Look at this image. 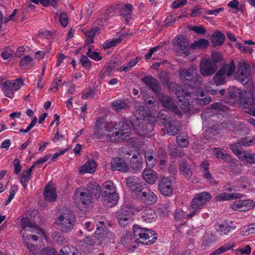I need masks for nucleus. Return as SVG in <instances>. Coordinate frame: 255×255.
I'll return each instance as SVG.
<instances>
[{"mask_svg": "<svg viewBox=\"0 0 255 255\" xmlns=\"http://www.w3.org/2000/svg\"><path fill=\"white\" fill-rule=\"evenodd\" d=\"M136 116L131 117V120L123 118L116 124L115 131L106 135L109 140L112 142L124 140L131 133V128L134 130V123Z\"/></svg>", "mask_w": 255, "mask_h": 255, "instance_id": "nucleus-1", "label": "nucleus"}, {"mask_svg": "<svg viewBox=\"0 0 255 255\" xmlns=\"http://www.w3.org/2000/svg\"><path fill=\"white\" fill-rule=\"evenodd\" d=\"M133 238L135 243L152 245L157 239V235L153 230L142 228L137 225H133Z\"/></svg>", "mask_w": 255, "mask_h": 255, "instance_id": "nucleus-2", "label": "nucleus"}, {"mask_svg": "<svg viewBox=\"0 0 255 255\" xmlns=\"http://www.w3.org/2000/svg\"><path fill=\"white\" fill-rule=\"evenodd\" d=\"M236 65L233 60L230 64L224 63L216 72L213 77V80L216 86L224 85L227 79H230L235 72Z\"/></svg>", "mask_w": 255, "mask_h": 255, "instance_id": "nucleus-3", "label": "nucleus"}, {"mask_svg": "<svg viewBox=\"0 0 255 255\" xmlns=\"http://www.w3.org/2000/svg\"><path fill=\"white\" fill-rule=\"evenodd\" d=\"M179 78L181 81L185 85L194 88L200 83L197 69L193 66L188 68H180L179 70Z\"/></svg>", "mask_w": 255, "mask_h": 255, "instance_id": "nucleus-4", "label": "nucleus"}, {"mask_svg": "<svg viewBox=\"0 0 255 255\" xmlns=\"http://www.w3.org/2000/svg\"><path fill=\"white\" fill-rule=\"evenodd\" d=\"M75 218L74 212L71 209L68 208L63 209L57 220L60 230L64 232H70L73 228Z\"/></svg>", "mask_w": 255, "mask_h": 255, "instance_id": "nucleus-5", "label": "nucleus"}, {"mask_svg": "<svg viewBox=\"0 0 255 255\" xmlns=\"http://www.w3.org/2000/svg\"><path fill=\"white\" fill-rule=\"evenodd\" d=\"M134 130L140 136H145L151 133L154 130V124L149 121H145L144 119L136 116L134 121Z\"/></svg>", "mask_w": 255, "mask_h": 255, "instance_id": "nucleus-6", "label": "nucleus"}, {"mask_svg": "<svg viewBox=\"0 0 255 255\" xmlns=\"http://www.w3.org/2000/svg\"><path fill=\"white\" fill-rule=\"evenodd\" d=\"M251 67L246 62H239L238 65V70L235 74V79L243 85L247 84L250 76Z\"/></svg>", "mask_w": 255, "mask_h": 255, "instance_id": "nucleus-7", "label": "nucleus"}, {"mask_svg": "<svg viewBox=\"0 0 255 255\" xmlns=\"http://www.w3.org/2000/svg\"><path fill=\"white\" fill-rule=\"evenodd\" d=\"M243 93L241 90L236 88L233 86H231L228 89V97L234 101H238L243 103L244 108L251 109L253 107V104L251 101L248 103V100L245 98L243 99Z\"/></svg>", "mask_w": 255, "mask_h": 255, "instance_id": "nucleus-8", "label": "nucleus"}, {"mask_svg": "<svg viewBox=\"0 0 255 255\" xmlns=\"http://www.w3.org/2000/svg\"><path fill=\"white\" fill-rule=\"evenodd\" d=\"M24 85L22 79L19 78L16 80H7L2 84V91L5 96L12 98L13 91L18 90Z\"/></svg>", "mask_w": 255, "mask_h": 255, "instance_id": "nucleus-9", "label": "nucleus"}, {"mask_svg": "<svg viewBox=\"0 0 255 255\" xmlns=\"http://www.w3.org/2000/svg\"><path fill=\"white\" fill-rule=\"evenodd\" d=\"M75 196L79 199L80 204L83 205L81 210L84 212H88L92 208V197L88 192L84 190L82 191L81 188H78L75 192Z\"/></svg>", "mask_w": 255, "mask_h": 255, "instance_id": "nucleus-10", "label": "nucleus"}, {"mask_svg": "<svg viewBox=\"0 0 255 255\" xmlns=\"http://www.w3.org/2000/svg\"><path fill=\"white\" fill-rule=\"evenodd\" d=\"M211 199V195L208 192H202L197 193L192 200L191 208L200 211Z\"/></svg>", "mask_w": 255, "mask_h": 255, "instance_id": "nucleus-11", "label": "nucleus"}, {"mask_svg": "<svg viewBox=\"0 0 255 255\" xmlns=\"http://www.w3.org/2000/svg\"><path fill=\"white\" fill-rule=\"evenodd\" d=\"M218 65H215L209 60H202L200 63V73L203 77L212 76L218 70Z\"/></svg>", "mask_w": 255, "mask_h": 255, "instance_id": "nucleus-12", "label": "nucleus"}, {"mask_svg": "<svg viewBox=\"0 0 255 255\" xmlns=\"http://www.w3.org/2000/svg\"><path fill=\"white\" fill-rule=\"evenodd\" d=\"M138 196L141 202L146 205H153L156 203L157 200L156 195L146 187Z\"/></svg>", "mask_w": 255, "mask_h": 255, "instance_id": "nucleus-13", "label": "nucleus"}, {"mask_svg": "<svg viewBox=\"0 0 255 255\" xmlns=\"http://www.w3.org/2000/svg\"><path fill=\"white\" fill-rule=\"evenodd\" d=\"M172 181L170 177H163L159 182L158 189L163 196H171L173 194Z\"/></svg>", "mask_w": 255, "mask_h": 255, "instance_id": "nucleus-14", "label": "nucleus"}, {"mask_svg": "<svg viewBox=\"0 0 255 255\" xmlns=\"http://www.w3.org/2000/svg\"><path fill=\"white\" fill-rule=\"evenodd\" d=\"M158 98L163 107L171 110L178 115H181L180 110L171 97L163 94H160Z\"/></svg>", "mask_w": 255, "mask_h": 255, "instance_id": "nucleus-15", "label": "nucleus"}, {"mask_svg": "<svg viewBox=\"0 0 255 255\" xmlns=\"http://www.w3.org/2000/svg\"><path fill=\"white\" fill-rule=\"evenodd\" d=\"M131 216L132 212L130 208L127 207L121 208L116 213L118 223L122 227H125L128 224Z\"/></svg>", "mask_w": 255, "mask_h": 255, "instance_id": "nucleus-16", "label": "nucleus"}, {"mask_svg": "<svg viewBox=\"0 0 255 255\" xmlns=\"http://www.w3.org/2000/svg\"><path fill=\"white\" fill-rule=\"evenodd\" d=\"M101 198L105 206L112 207L117 204L119 194L116 192H108V191H103L101 192Z\"/></svg>", "mask_w": 255, "mask_h": 255, "instance_id": "nucleus-17", "label": "nucleus"}, {"mask_svg": "<svg viewBox=\"0 0 255 255\" xmlns=\"http://www.w3.org/2000/svg\"><path fill=\"white\" fill-rule=\"evenodd\" d=\"M230 207L235 211H247L255 206V202L251 199L240 200L230 204Z\"/></svg>", "mask_w": 255, "mask_h": 255, "instance_id": "nucleus-18", "label": "nucleus"}, {"mask_svg": "<svg viewBox=\"0 0 255 255\" xmlns=\"http://www.w3.org/2000/svg\"><path fill=\"white\" fill-rule=\"evenodd\" d=\"M41 255H57L56 250L52 248H44L41 251ZM60 255H81L78 250L72 251L69 246H64L60 251Z\"/></svg>", "mask_w": 255, "mask_h": 255, "instance_id": "nucleus-19", "label": "nucleus"}, {"mask_svg": "<svg viewBox=\"0 0 255 255\" xmlns=\"http://www.w3.org/2000/svg\"><path fill=\"white\" fill-rule=\"evenodd\" d=\"M208 122V127L209 129L212 132L213 131L218 133L219 131L222 130L224 126V122L219 121V117L217 114H214L208 116V119L207 120Z\"/></svg>", "mask_w": 255, "mask_h": 255, "instance_id": "nucleus-20", "label": "nucleus"}, {"mask_svg": "<svg viewBox=\"0 0 255 255\" xmlns=\"http://www.w3.org/2000/svg\"><path fill=\"white\" fill-rule=\"evenodd\" d=\"M127 186L129 190L136 194L139 195V193L145 187V184L139 182L138 180L133 176H130L126 178Z\"/></svg>", "mask_w": 255, "mask_h": 255, "instance_id": "nucleus-21", "label": "nucleus"}, {"mask_svg": "<svg viewBox=\"0 0 255 255\" xmlns=\"http://www.w3.org/2000/svg\"><path fill=\"white\" fill-rule=\"evenodd\" d=\"M179 170L185 179L189 180L193 175V169L191 165L184 159L179 161Z\"/></svg>", "mask_w": 255, "mask_h": 255, "instance_id": "nucleus-22", "label": "nucleus"}, {"mask_svg": "<svg viewBox=\"0 0 255 255\" xmlns=\"http://www.w3.org/2000/svg\"><path fill=\"white\" fill-rule=\"evenodd\" d=\"M111 164L112 171L126 172L128 169V165L125 159L121 157H116L112 158Z\"/></svg>", "mask_w": 255, "mask_h": 255, "instance_id": "nucleus-23", "label": "nucleus"}, {"mask_svg": "<svg viewBox=\"0 0 255 255\" xmlns=\"http://www.w3.org/2000/svg\"><path fill=\"white\" fill-rule=\"evenodd\" d=\"M214 155L218 159L224 160L225 162L234 165L236 163V159L226 152V151L221 148H214L213 149Z\"/></svg>", "mask_w": 255, "mask_h": 255, "instance_id": "nucleus-24", "label": "nucleus"}, {"mask_svg": "<svg viewBox=\"0 0 255 255\" xmlns=\"http://www.w3.org/2000/svg\"><path fill=\"white\" fill-rule=\"evenodd\" d=\"M172 86L175 88L174 93L178 100L180 102L185 101V103L187 101L189 103V98L191 97L190 93L185 91L179 84L172 83Z\"/></svg>", "mask_w": 255, "mask_h": 255, "instance_id": "nucleus-25", "label": "nucleus"}, {"mask_svg": "<svg viewBox=\"0 0 255 255\" xmlns=\"http://www.w3.org/2000/svg\"><path fill=\"white\" fill-rule=\"evenodd\" d=\"M111 106L114 110L120 113L123 111H128L130 108L129 102L126 99H119L113 101Z\"/></svg>", "mask_w": 255, "mask_h": 255, "instance_id": "nucleus-26", "label": "nucleus"}, {"mask_svg": "<svg viewBox=\"0 0 255 255\" xmlns=\"http://www.w3.org/2000/svg\"><path fill=\"white\" fill-rule=\"evenodd\" d=\"M189 39L184 35L179 36L177 39L176 46L186 56L190 54Z\"/></svg>", "mask_w": 255, "mask_h": 255, "instance_id": "nucleus-27", "label": "nucleus"}, {"mask_svg": "<svg viewBox=\"0 0 255 255\" xmlns=\"http://www.w3.org/2000/svg\"><path fill=\"white\" fill-rule=\"evenodd\" d=\"M86 192H88L91 196L92 197L94 196L96 199H99L101 195L100 187L99 184L95 182H89L86 189L83 188Z\"/></svg>", "mask_w": 255, "mask_h": 255, "instance_id": "nucleus-28", "label": "nucleus"}, {"mask_svg": "<svg viewBox=\"0 0 255 255\" xmlns=\"http://www.w3.org/2000/svg\"><path fill=\"white\" fill-rule=\"evenodd\" d=\"M142 81L146 85L148 86L155 94H159L160 92V84L153 77H145L142 79Z\"/></svg>", "mask_w": 255, "mask_h": 255, "instance_id": "nucleus-29", "label": "nucleus"}, {"mask_svg": "<svg viewBox=\"0 0 255 255\" xmlns=\"http://www.w3.org/2000/svg\"><path fill=\"white\" fill-rule=\"evenodd\" d=\"M142 175L144 180L151 185L155 183L157 179V173L151 168L144 169Z\"/></svg>", "mask_w": 255, "mask_h": 255, "instance_id": "nucleus-30", "label": "nucleus"}, {"mask_svg": "<svg viewBox=\"0 0 255 255\" xmlns=\"http://www.w3.org/2000/svg\"><path fill=\"white\" fill-rule=\"evenodd\" d=\"M169 155L173 158L182 157L185 155L182 149H179L174 143H170L167 146Z\"/></svg>", "mask_w": 255, "mask_h": 255, "instance_id": "nucleus-31", "label": "nucleus"}, {"mask_svg": "<svg viewBox=\"0 0 255 255\" xmlns=\"http://www.w3.org/2000/svg\"><path fill=\"white\" fill-rule=\"evenodd\" d=\"M97 167L96 162L94 160H89L80 169V173L82 174L85 173H92L96 171Z\"/></svg>", "mask_w": 255, "mask_h": 255, "instance_id": "nucleus-32", "label": "nucleus"}, {"mask_svg": "<svg viewBox=\"0 0 255 255\" xmlns=\"http://www.w3.org/2000/svg\"><path fill=\"white\" fill-rule=\"evenodd\" d=\"M141 218L143 221L146 223H151L155 221L156 215L153 209L147 208L142 211Z\"/></svg>", "mask_w": 255, "mask_h": 255, "instance_id": "nucleus-33", "label": "nucleus"}, {"mask_svg": "<svg viewBox=\"0 0 255 255\" xmlns=\"http://www.w3.org/2000/svg\"><path fill=\"white\" fill-rule=\"evenodd\" d=\"M243 197V195L239 193H233L229 194L227 192H222L217 195L215 199L217 201H227L232 199H240Z\"/></svg>", "mask_w": 255, "mask_h": 255, "instance_id": "nucleus-34", "label": "nucleus"}, {"mask_svg": "<svg viewBox=\"0 0 255 255\" xmlns=\"http://www.w3.org/2000/svg\"><path fill=\"white\" fill-rule=\"evenodd\" d=\"M131 33L128 34L127 32H124L121 34L119 37L117 38H114L111 41L107 40L106 41L103 45V48L104 49H109L112 47H114L116 46L118 44L121 43V42L123 40V39L127 36V35H131Z\"/></svg>", "mask_w": 255, "mask_h": 255, "instance_id": "nucleus-35", "label": "nucleus"}, {"mask_svg": "<svg viewBox=\"0 0 255 255\" xmlns=\"http://www.w3.org/2000/svg\"><path fill=\"white\" fill-rule=\"evenodd\" d=\"M119 65V64L118 61H116L113 59H111L109 62L108 65L105 66L103 68L101 72L102 73V74H101V78H103L105 75L110 76L111 72Z\"/></svg>", "mask_w": 255, "mask_h": 255, "instance_id": "nucleus-36", "label": "nucleus"}, {"mask_svg": "<svg viewBox=\"0 0 255 255\" xmlns=\"http://www.w3.org/2000/svg\"><path fill=\"white\" fill-rule=\"evenodd\" d=\"M102 124L100 120L98 119L96 121L94 134L99 139L102 138L107 133Z\"/></svg>", "mask_w": 255, "mask_h": 255, "instance_id": "nucleus-37", "label": "nucleus"}, {"mask_svg": "<svg viewBox=\"0 0 255 255\" xmlns=\"http://www.w3.org/2000/svg\"><path fill=\"white\" fill-rule=\"evenodd\" d=\"M143 165L142 159L139 158L137 160H130L129 163L128 169H130L133 173H138L141 171Z\"/></svg>", "mask_w": 255, "mask_h": 255, "instance_id": "nucleus-38", "label": "nucleus"}, {"mask_svg": "<svg viewBox=\"0 0 255 255\" xmlns=\"http://www.w3.org/2000/svg\"><path fill=\"white\" fill-rule=\"evenodd\" d=\"M212 42L214 46L222 45L225 41V36L220 31L217 30L211 36Z\"/></svg>", "mask_w": 255, "mask_h": 255, "instance_id": "nucleus-39", "label": "nucleus"}, {"mask_svg": "<svg viewBox=\"0 0 255 255\" xmlns=\"http://www.w3.org/2000/svg\"><path fill=\"white\" fill-rule=\"evenodd\" d=\"M176 141L180 147H186L189 144L188 136L185 133H181L176 137Z\"/></svg>", "mask_w": 255, "mask_h": 255, "instance_id": "nucleus-40", "label": "nucleus"}, {"mask_svg": "<svg viewBox=\"0 0 255 255\" xmlns=\"http://www.w3.org/2000/svg\"><path fill=\"white\" fill-rule=\"evenodd\" d=\"M209 45V42L208 40L201 38L198 40L195 41L191 45V48L192 49H205Z\"/></svg>", "mask_w": 255, "mask_h": 255, "instance_id": "nucleus-41", "label": "nucleus"}, {"mask_svg": "<svg viewBox=\"0 0 255 255\" xmlns=\"http://www.w3.org/2000/svg\"><path fill=\"white\" fill-rule=\"evenodd\" d=\"M94 238L99 243L105 241L107 238V229L105 228L102 229V231L99 227H98L94 234Z\"/></svg>", "mask_w": 255, "mask_h": 255, "instance_id": "nucleus-42", "label": "nucleus"}, {"mask_svg": "<svg viewBox=\"0 0 255 255\" xmlns=\"http://www.w3.org/2000/svg\"><path fill=\"white\" fill-rule=\"evenodd\" d=\"M45 199L47 201L53 202L57 197L55 190L54 188L49 189L47 187L45 188L44 191Z\"/></svg>", "mask_w": 255, "mask_h": 255, "instance_id": "nucleus-43", "label": "nucleus"}, {"mask_svg": "<svg viewBox=\"0 0 255 255\" xmlns=\"http://www.w3.org/2000/svg\"><path fill=\"white\" fill-rule=\"evenodd\" d=\"M223 59V56L221 53L215 51L212 53L211 58L207 59L210 60L211 62L214 65H218V63L220 64V63L222 62Z\"/></svg>", "mask_w": 255, "mask_h": 255, "instance_id": "nucleus-44", "label": "nucleus"}, {"mask_svg": "<svg viewBox=\"0 0 255 255\" xmlns=\"http://www.w3.org/2000/svg\"><path fill=\"white\" fill-rule=\"evenodd\" d=\"M165 128L167 133L170 135H175L179 132V126L174 121H171Z\"/></svg>", "mask_w": 255, "mask_h": 255, "instance_id": "nucleus-45", "label": "nucleus"}, {"mask_svg": "<svg viewBox=\"0 0 255 255\" xmlns=\"http://www.w3.org/2000/svg\"><path fill=\"white\" fill-rule=\"evenodd\" d=\"M239 158L245 160L247 162L254 164L255 163V153L247 151H243V155L239 156Z\"/></svg>", "mask_w": 255, "mask_h": 255, "instance_id": "nucleus-46", "label": "nucleus"}, {"mask_svg": "<svg viewBox=\"0 0 255 255\" xmlns=\"http://www.w3.org/2000/svg\"><path fill=\"white\" fill-rule=\"evenodd\" d=\"M140 60L139 57H136L134 59L131 60L128 63V65L125 64L122 67H120L117 69V71L119 72L122 71H129L132 67L134 66L136 63Z\"/></svg>", "mask_w": 255, "mask_h": 255, "instance_id": "nucleus-47", "label": "nucleus"}, {"mask_svg": "<svg viewBox=\"0 0 255 255\" xmlns=\"http://www.w3.org/2000/svg\"><path fill=\"white\" fill-rule=\"evenodd\" d=\"M238 143L242 146H249L255 144V136L241 138L238 140Z\"/></svg>", "mask_w": 255, "mask_h": 255, "instance_id": "nucleus-48", "label": "nucleus"}, {"mask_svg": "<svg viewBox=\"0 0 255 255\" xmlns=\"http://www.w3.org/2000/svg\"><path fill=\"white\" fill-rule=\"evenodd\" d=\"M235 246V244L234 243H232V245L228 243V244H225L222 246L220 247L217 250H216L215 251L212 253V254L213 255H220L222 253H223L226 251H229L231 248L234 247Z\"/></svg>", "mask_w": 255, "mask_h": 255, "instance_id": "nucleus-49", "label": "nucleus"}, {"mask_svg": "<svg viewBox=\"0 0 255 255\" xmlns=\"http://www.w3.org/2000/svg\"><path fill=\"white\" fill-rule=\"evenodd\" d=\"M133 239V235L132 236L131 234L130 233H127L121 238V242L123 245H125L131 243L132 247L135 248V246H133V244L134 243H135V242H134V240L132 241Z\"/></svg>", "mask_w": 255, "mask_h": 255, "instance_id": "nucleus-50", "label": "nucleus"}, {"mask_svg": "<svg viewBox=\"0 0 255 255\" xmlns=\"http://www.w3.org/2000/svg\"><path fill=\"white\" fill-rule=\"evenodd\" d=\"M144 157L146 160V165L150 168H152L157 164L155 159H154L155 157L152 153H146Z\"/></svg>", "mask_w": 255, "mask_h": 255, "instance_id": "nucleus-51", "label": "nucleus"}, {"mask_svg": "<svg viewBox=\"0 0 255 255\" xmlns=\"http://www.w3.org/2000/svg\"><path fill=\"white\" fill-rule=\"evenodd\" d=\"M174 219L177 222H183L186 219V214L180 209H176L174 213Z\"/></svg>", "mask_w": 255, "mask_h": 255, "instance_id": "nucleus-52", "label": "nucleus"}, {"mask_svg": "<svg viewBox=\"0 0 255 255\" xmlns=\"http://www.w3.org/2000/svg\"><path fill=\"white\" fill-rule=\"evenodd\" d=\"M228 6L233 9H235L236 11L243 12L244 4H240L239 2L237 0H233L228 3Z\"/></svg>", "mask_w": 255, "mask_h": 255, "instance_id": "nucleus-53", "label": "nucleus"}, {"mask_svg": "<svg viewBox=\"0 0 255 255\" xmlns=\"http://www.w3.org/2000/svg\"><path fill=\"white\" fill-rule=\"evenodd\" d=\"M31 178V175L29 174L27 172L24 170L22 172L20 182L24 189L27 188L26 183L28 182Z\"/></svg>", "mask_w": 255, "mask_h": 255, "instance_id": "nucleus-54", "label": "nucleus"}, {"mask_svg": "<svg viewBox=\"0 0 255 255\" xmlns=\"http://www.w3.org/2000/svg\"><path fill=\"white\" fill-rule=\"evenodd\" d=\"M230 149L232 151L238 155L242 156L243 155V152L242 151V147L240 144L238 143V140L237 142L231 144L230 145Z\"/></svg>", "mask_w": 255, "mask_h": 255, "instance_id": "nucleus-55", "label": "nucleus"}, {"mask_svg": "<svg viewBox=\"0 0 255 255\" xmlns=\"http://www.w3.org/2000/svg\"><path fill=\"white\" fill-rule=\"evenodd\" d=\"M211 108L212 110L224 112L227 111L229 108L221 103L217 102L211 104Z\"/></svg>", "mask_w": 255, "mask_h": 255, "instance_id": "nucleus-56", "label": "nucleus"}, {"mask_svg": "<svg viewBox=\"0 0 255 255\" xmlns=\"http://www.w3.org/2000/svg\"><path fill=\"white\" fill-rule=\"evenodd\" d=\"M87 55L92 59L97 61H100L102 59V57L100 55V53L95 51H91L90 47H89Z\"/></svg>", "mask_w": 255, "mask_h": 255, "instance_id": "nucleus-57", "label": "nucleus"}, {"mask_svg": "<svg viewBox=\"0 0 255 255\" xmlns=\"http://www.w3.org/2000/svg\"><path fill=\"white\" fill-rule=\"evenodd\" d=\"M80 62L84 68L87 69H90L91 68L92 62L88 59L87 56H82Z\"/></svg>", "mask_w": 255, "mask_h": 255, "instance_id": "nucleus-58", "label": "nucleus"}, {"mask_svg": "<svg viewBox=\"0 0 255 255\" xmlns=\"http://www.w3.org/2000/svg\"><path fill=\"white\" fill-rule=\"evenodd\" d=\"M105 191H108V192H116V188L114 185L113 182L111 180L106 181L103 185Z\"/></svg>", "mask_w": 255, "mask_h": 255, "instance_id": "nucleus-59", "label": "nucleus"}, {"mask_svg": "<svg viewBox=\"0 0 255 255\" xmlns=\"http://www.w3.org/2000/svg\"><path fill=\"white\" fill-rule=\"evenodd\" d=\"M32 61V58L28 55L23 57L21 59L20 61V65L22 68H25L31 65L30 63Z\"/></svg>", "mask_w": 255, "mask_h": 255, "instance_id": "nucleus-60", "label": "nucleus"}, {"mask_svg": "<svg viewBox=\"0 0 255 255\" xmlns=\"http://www.w3.org/2000/svg\"><path fill=\"white\" fill-rule=\"evenodd\" d=\"M161 215L162 216H167L170 212L169 205L168 204H161L160 207L159 208Z\"/></svg>", "mask_w": 255, "mask_h": 255, "instance_id": "nucleus-61", "label": "nucleus"}, {"mask_svg": "<svg viewBox=\"0 0 255 255\" xmlns=\"http://www.w3.org/2000/svg\"><path fill=\"white\" fill-rule=\"evenodd\" d=\"M158 121L159 123L163 125L165 128L167 125H168V124L171 122L170 119L168 118L167 116L164 115H160L159 116V117L158 118Z\"/></svg>", "mask_w": 255, "mask_h": 255, "instance_id": "nucleus-62", "label": "nucleus"}, {"mask_svg": "<svg viewBox=\"0 0 255 255\" xmlns=\"http://www.w3.org/2000/svg\"><path fill=\"white\" fill-rule=\"evenodd\" d=\"M168 173L171 176H174L177 173V165L175 161H171L168 167Z\"/></svg>", "mask_w": 255, "mask_h": 255, "instance_id": "nucleus-63", "label": "nucleus"}, {"mask_svg": "<svg viewBox=\"0 0 255 255\" xmlns=\"http://www.w3.org/2000/svg\"><path fill=\"white\" fill-rule=\"evenodd\" d=\"M20 225L21 227L25 229L27 227H33V224L31 222L29 218L25 217L22 218L20 221Z\"/></svg>", "mask_w": 255, "mask_h": 255, "instance_id": "nucleus-64", "label": "nucleus"}]
</instances>
